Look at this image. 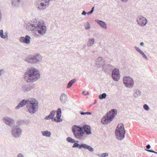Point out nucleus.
<instances>
[{
    "label": "nucleus",
    "mask_w": 157,
    "mask_h": 157,
    "mask_svg": "<svg viewBox=\"0 0 157 157\" xmlns=\"http://www.w3.org/2000/svg\"><path fill=\"white\" fill-rule=\"evenodd\" d=\"M93 12H92L91 11H90L88 12L87 13V14L88 15H90Z\"/></svg>",
    "instance_id": "de8ad7c7"
},
{
    "label": "nucleus",
    "mask_w": 157,
    "mask_h": 157,
    "mask_svg": "<svg viewBox=\"0 0 157 157\" xmlns=\"http://www.w3.org/2000/svg\"><path fill=\"white\" fill-rule=\"evenodd\" d=\"M43 57L40 54L35 53L27 56L25 61L32 64H39L41 62Z\"/></svg>",
    "instance_id": "39448f33"
},
{
    "label": "nucleus",
    "mask_w": 157,
    "mask_h": 157,
    "mask_svg": "<svg viewBox=\"0 0 157 157\" xmlns=\"http://www.w3.org/2000/svg\"><path fill=\"white\" fill-rule=\"evenodd\" d=\"M40 4V7L38 6L37 7V8L40 10H41L43 6H45V7L46 8L48 6V3L45 4V3H44L43 2H41Z\"/></svg>",
    "instance_id": "c756f323"
},
{
    "label": "nucleus",
    "mask_w": 157,
    "mask_h": 157,
    "mask_svg": "<svg viewBox=\"0 0 157 157\" xmlns=\"http://www.w3.org/2000/svg\"><path fill=\"white\" fill-rule=\"evenodd\" d=\"M11 133L13 137L15 138H19L21 134V129L18 125H14L12 128Z\"/></svg>",
    "instance_id": "1a4fd4ad"
},
{
    "label": "nucleus",
    "mask_w": 157,
    "mask_h": 157,
    "mask_svg": "<svg viewBox=\"0 0 157 157\" xmlns=\"http://www.w3.org/2000/svg\"><path fill=\"white\" fill-rule=\"evenodd\" d=\"M112 75V77L113 79L115 81H117L120 78V76H118L115 75Z\"/></svg>",
    "instance_id": "473e14b6"
},
{
    "label": "nucleus",
    "mask_w": 157,
    "mask_h": 157,
    "mask_svg": "<svg viewBox=\"0 0 157 157\" xmlns=\"http://www.w3.org/2000/svg\"><path fill=\"white\" fill-rule=\"evenodd\" d=\"M17 157H24V156L22 154L19 153L17 155Z\"/></svg>",
    "instance_id": "37998d69"
},
{
    "label": "nucleus",
    "mask_w": 157,
    "mask_h": 157,
    "mask_svg": "<svg viewBox=\"0 0 157 157\" xmlns=\"http://www.w3.org/2000/svg\"><path fill=\"white\" fill-rule=\"evenodd\" d=\"M4 69H1L0 70V76L2 75V73L4 72Z\"/></svg>",
    "instance_id": "58836bf2"
},
{
    "label": "nucleus",
    "mask_w": 157,
    "mask_h": 157,
    "mask_svg": "<svg viewBox=\"0 0 157 157\" xmlns=\"http://www.w3.org/2000/svg\"><path fill=\"white\" fill-rule=\"evenodd\" d=\"M103 69L105 72H107L109 71L112 70L113 68V66L110 64H105L104 66Z\"/></svg>",
    "instance_id": "aec40b11"
},
{
    "label": "nucleus",
    "mask_w": 157,
    "mask_h": 157,
    "mask_svg": "<svg viewBox=\"0 0 157 157\" xmlns=\"http://www.w3.org/2000/svg\"><path fill=\"white\" fill-rule=\"evenodd\" d=\"M76 142L74 144L72 147H77L80 149L83 148L88 150L90 152H93L94 151V148L84 143H81L79 144H78L79 141L78 140H77Z\"/></svg>",
    "instance_id": "6e6552de"
},
{
    "label": "nucleus",
    "mask_w": 157,
    "mask_h": 157,
    "mask_svg": "<svg viewBox=\"0 0 157 157\" xmlns=\"http://www.w3.org/2000/svg\"><path fill=\"white\" fill-rule=\"evenodd\" d=\"M86 47L85 45H84V47Z\"/></svg>",
    "instance_id": "13d9d810"
},
{
    "label": "nucleus",
    "mask_w": 157,
    "mask_h": 157,
    "mask_svg": "<svg viewBox=\"0 0 157 157\" xmlns=\"http://www.w3.org/2000/svg\"><path fill=\"white\" fill-rule=\"evenodd\" d=\"M134 48L140 54L141 53V52H142V51H141L139 48L136 46H135L134 47Z\"/></svg>",
    "instance_id": "e433bc0d"
},
{
    "label": "nucleus",
    "mask_w": 157,
    "mask_h": 157,
    "mask_svg": "<svg viewBox=\"0 0 157 157\" xmlns=\"http://www.w3.org/2000/svg\"><path fill=\"white\" fill-rule=\"evenodd\" d=\"M20 0H12V4L14 7H16L17 4L20 3Z\"/></svg>",
    "instance_id": "c85d7f7f"
},
{
    "label": "nucleus",
    "mask_w": 157,
    "mask_h": 157,
    "mask_svg": "<svg viewBox=\"0 0 157 157\" xmlns=\"http://www.w3.org/2000/svg\"><path fill=\"white\" fill-rule=\"evenodd\" d=\"M97 101L96 100H95V102L92 104V105H94L96 103Z\"/></svg>",
    "instance_id": "603ef678"
},
{
    "label": "nucleus",
    "mask_w": 157,
    "mask_h": 157,
    "mask_svg": "<svg viewBox=\"0 0 157 157\" xmlns=\"http://www.w3.org/2000/svg\"><path fill=\"white\" fill-rule=\"evenodd\" d=\"M94 39L93 38L91 39L89 38L87 43V45L88 46H90L92 45L94 43Z\"/></svg>",
    "instance_id": "a878e982"
},
{
    "label": "nucleus",
    "mask_w": 157,
    "mask_h": 157,
    "mask_svg": "<svg viewBox=\"0 0 157 157\" xmlns=\"http://www.w3.org/2000/svg\"><path fill=\"white\" fill-rule=\"evenodd\" d=\"M40 72L37 69L30 67L24 73L23 78L25 81L29 83L36 81L40 78Z\"/></svg>",
    "instance_id": "7ed1b4c3"
},
{
    "label": "nucleus",
    "mask_w": 157,
    "mask_h": 157,
    "mask_svg": "<svg viewBox=\"0 0 157 157\" xmlns=\"http://www.w3.org/2000/svg\"><path fill=\"white\" fill-rule=\"evenodd\" d=\"M151 147V146L149 144H148L146 146V148L147 149H145V150H149V149H150Z\"/></svg>",
    "instance_id": "a19ab883"
},
{
    "label": "nucleus",
    "mask_w": 157,
    "mask_h": 157,
    "mask_svg": "<svg viewBox=\"0 0 157 157\" xmlns=\"http://www.w3.org/2000/svg\"><path fill=\"white\" fill-rule=\"evenodd\" d=\"M67 141L71 143H76L77 141H75L74 139L70 137H68L66 139Z\"/></svg>",
    "instance_id": "bb28decb"
},
{
    "label": "nucleus",
    "mask_w": 157,
    "mask_h": 157,
    "mask_svg": "<svg viewBox=\"0 0 157 157\" xmlns=\"http://www.w3.org/2000/svg\"><path fill=\"white\" fill-rule=\"evenodd\" d=\"M86 25L87 26H85V29H86L88 30L90 28V24L89 22H87V23Z\"/></svg>",
    "instance_id": "4c0bfd02"
},
{
    "label": "nucleus",
    "mask_w": 157,
    "mask_h": 157,
    "mask_svg": "<svg viewBox=\"0 0 157 157\" xmlns=\"http://www.w3.org/2000/svg\"><path fill=\"white\" fill-rule=\"evenodd\" d=\"M60 99L61 102L64 104L67 100V96L65 94L62 93L60 96Z\"/></svg>",
    "instance_id": "412c9836"
},
{
    "label": "nucleus",
    "mask_w": 157,
    "mask_h": 157,
    "mask_svg": "<svg viewBox=\"0 0 157 157\" xmlns=\"http://www.w3.org/2000/svg\"><path fill=\"white\" fill-rule=\"evenodd\" d=\"M80 114L82 115H85V114H88L91 115L92 114L91 113L88 112H84L82 111H81L80 112Z\"/></svg>",
    "instance_id": "72a5a7b5"
},
{
    "label": "nucleus",
    "mask_w": 157,
    "mask_h": 157,
    "mask_svg": "<svg viewBox=\"0 0 157 157\" xmlns=\"http://www.w3.org/2000/svg\"><path fill=\"white\" fill-rule=\"evenodd\" d=\"M136 21L138 24L141 26H144L147 24V19L142 16L140 15L136 19Z\"/></svg>",
    "instance_id": "f8f14e48"
},
{
    "label": "nucleus",
    "mask_w": 157,
    "mask_h": 157,
    "mask_svg": "<svg viewBox=\"0 0 157 157\" xmlns=\"http://www.w3.org/2000/svg\"><path fill=\"white\" fill-rule=\"evenodd\" d=\"M5 34L6 35H4L3 34V31L2 29H1L0 30V35L2 38L3 39H5L6 37H7V34L5 33Z\"/></svg>",
    "instance_id": "cd10ccee"
},
{
    "label": "nucleus",
    "mask_w": 157,
    "mask_h": 157,
    "mask_svg": "<svg viewBox=\"0 0 157 157\" xmlns=\"http://www.w3.org/2000/svg\"><path fill=\"white\" fill-rule=\"evenodd\" d=\"M111 75L120 76L119 70L117 68L114 69L113 70Z\"/></svg>",
    "instance_id": "393cba45"
},
{
    "label": "nucleus",
    "mask_w": 157,
    "mask_h": 157,
    "mask_svg": "<svg viewBox=\"0 0 157 157\" xmlns=\"http://www.w3.org/2000/svg\"><path fill=\"white\" fill-rule=\"evenodd\" d=\"M72 130L74 136L79 140H82L83 135L86 134V132L84 130L82 126L79 125H73Z\"/></svg>",
    "instance_id": "423d86ee"
},
{
    "label": "nucleus",
    "mask_w": 157,
    "mask_h": 157,
    "mask_svg": "<svg viewBox=\"0 0 157 157\" xmlns=\"http://www.w3.org/2000/svg\"><path fill=\"white\" fill-rule=\"evenodd\" d=\"M133 96L135 98H137L141 94V92L138 89H136L134 91Z\"/></svg>",
    "instance_id": "5701e85b"
},
{
    "label": "nucleus",
    "mask_w": 157,
    "mask_h": 157,
    "mask_svg": "<svg viewBox=\"0 0 157 157\" xmlns=\"http://www.w3.org/2000/svg\"><path fill=\"white\" fill-rule=\"evenodd\" d=\"M144 53V52L142 51V52H141V53L140 54L141 55H142V54H143V53Z\"/></svg>",
    "instance_id": "5fc2aeb1"
},
{
    "label": "nucleus",
    "mask_w": 157,
    "mask_h": 157,
    "mask_svg": "<svg viewBox=\"0 0 157 157\" xmlns=\"http://www.w3.org/2000/svg\"><path fill=\"white\" fill-rule=\"evenodd\" d=\"M31 39L30 37L27 35L25 37H21L19 38V40L22 43H25L26 44H29L30 43Z\"/></svg>",
    "instance_id": "dca6fc26"
},
{
    "label": "nucleus",
    "mask_w": 157,
    "mask_h": 157,
    "mask_svg": "<svg viewBox=\"0 0 157 157\" xmlns=\"http://www.w3.org/2000/svg\"><path fill=\"white\" fill-rule=\"evenodd\" d=\"M117 111L115 109H113L107 113H109V115L111 117V120H113L117 114Z\"/></svg>",
    "instance_id": "f3484780"
},
{
    "label": "nucleus",
    "mask_w": 157,
    "mask_h": 157,
    "mask_svg": "<svg viewBox=\"0 0 157 157\" xmlns=\"http://www.w3.org/2000/svg\"><path fill=\"white\" fill-rule=\"evenodd\" d=\"M109 154L108 153H104L100 155H98V156H101V157H106L108 156Z\"/></svg>",
    "instance_id": "f704fd0d"
},
{
    "label": "nucleus",
    "mask_w": 157,
    "mask_h": 157,
    "mask_svg": "<svg viewBox=\"0 0 157 157\" xmlns=\"http://www.w3.org/2000/svg\"><path fill=\"white\" fill-rule=\"evenodd\" d=\"M76 80H77L75 78H74L70 80L67 85V88L69 89L71 87L73 84L76 81Z\"/></svg>",
    "instance_id": "4be33fe9"
},
{
    "label": "nucleus",
    "mask_w": 157,
    "mask_h": 157,
    "mask_svg": "<svg viewBox=\"0 0 157 157\" xmlns=\"http://www.w3.org/2000/svg\"><path fill=\"white\" fill-rule=\"evenodd\" d=\"M89 94V92H87L86 94H84V95H88Z\"/></svg>",
    "instance_id": "3c124183"
},
{
    "label": "nucleus",
    "mask_w": 157,
    "mask_h": 157,
    "mask_svg": "<svg viewBox=\"0 0 157 157\" xmlns=\"http://www.w3.org/2000/svg\"><path fill=\"white\" fill-rule=\"evenodd\" d=\"M105 62L104 59H103L102 57H99L96 60L95 64L96 65H98V67H103L105 65Z\"/></svg>",
    "instance_id": "2eb2a0df"
},
{
    "label": "nucleus",
    "mask_w": 157,
    "mask_h": 157,
    "mask_svg": "<svg viewBox=\"0 0 157 157\" xmlns=\"http://www.w3.org/2000/svg\"><path fill=\"white\" fill-rule=\"evenodd\" d=\"M84 93H85V92L84 91H83L82 92V94H83L84 95Z\"/></svg>",
    "instance_id": "6e6d98bb"
},
{
    "label": "nucleus",
    "mask_w": 157,
    "mask_h": 157,
    "mask_svg": "<svg viewBox=\"0 0 157 157\" xmlns=\"http://www.w3.org/2000/svg\"><path fill=\"white\" fill-rule=\"evenodd\" d=\"M155 154H157V152H156L155 153Z\"/></svg>",
    "instance_id": "4d7b16f0"
},
{
    "label": "nucleus",
    "mask_w": 157,
    "mask_h": 157,
    "mask_svg": "<svg viewBox=\"0 0 157 157\" xmlns=\"http://www.w3.org/2000/svg\"><path fill=\"white\" fill-rule=\"evenodd\" d=\"M82 127L84 130L86 132V134L89 135L91 134V128L90 126L85 124Z\"/></svg>",
    "instance_id": "a211bd4d"
},
{
    "label": "nucleus",
    "mask_w": 157,
    "mask_h": 157,
    "mask_svg": "<svg viewBox=\"0 0 157 157\" xmlns=\"http://www.w3.org/2000/svg\"><path fill=\"white\" fill-rule=\"evenodd\" d=\"M86 47L85 45H84V47Z\"/></svg>",
    "instance_id": "bf43d9fd"
},
{
    "label": "nucleus",
    "mask_w": 157,
    "mask_h": 157,
    "mask_svg": "<svg viewBox=\"0 0 157 157\" xmlns=\"http://www.w3.org/2000/svg\"><path fill=\"white\" fill-rule=\"evenodd\" d=\"M144 45V43L143 42H141L140 43V45L141 46H143Z\"/></svg>",
    "instance_id": "8fccbe9b"
},
{
    "label": "nucleus",
    "mask_w": 157,
    "mask_h": 157,
    "mask_svg": "<svg viewBox=\"0 0 157 157\" xmlns=\"http://www.w3.org/2000/svg\"><path fill=\"white\" fill-rule=\"evenodd\" d=\"M38 105L37 101L35 99L31 100L23 99L19 103L15 108L16 109H19L26 105L29 112L31 114H33L37 111Z\"/></svg>",
    "instance_id": "f257e3e1"
},
{
    "label": "nucleus",
    "mask_w": 157,
    "mask_h": 157,
    "mask_svg": "<svg viewBox=\"0 0 157 157\" xmlns=\"http://www.w3.org/2000/svg\"><path fill=\"white\" fill-rule=\"evenodd\" d=\"M107 96L106 94L105 93H103L102 94H100L99 96V98L100 99H102L105 98Z\"/></svg>",
    "instance_id": "7c9ffc66"
},
{
    "label": "nucleus",
    "mask_w": 157,
    "mask_h": 157,
    "mask_svg": "<svg viewBox=\"0 0 157 157\" xmlns=\"http://www.w3.org/2000/svg\"><path fill=\"white\" fill-rule=\"evenodd\" d=\"M125 131L124 125L121 124H119L115 130V134L116 138L118 140H122L125 136Z\"/></svg>",
    "instance_id": "0eeeda50"
},
{
    "label": "nucleus",
    "mask_w": 157,
    "mask_h": 157,
    "mask_svg": "<svg viewBox=\"0 0 157 157\" xmlns=\"http://www.w3.org/2000/svg\"><path fill=\"white\" fill-rule=\"evenodd\" d=\"M143 108L144 109L147 111L149 110V106L147 104H144L143 105Z\"/></svg>",
    "instance_id": "c9c22d12"
},
{
    "label": "nucleus",
    "mask_w": 157,
    "mask_h": 157,
    "mask_svg": "<svg viewBox=\"0 0 157 157\" xmlns=\"http://www.w3.org/2000/svg\"><path fill=\"white\" fill-rule=\"evenodd\" d=\"M34 84L31 83L29 84H24L21 86V89L23 92L27 93L33 89L34 87Z\"/></svg>",
    "instance_id": "9b49d317"
},
{
    "label": "nucleus",
    "mask_w": 157,
    "mask_h": 157,
    "mask_svg": "<svg viewBox=\"0 0 157 157\" xmlns=\"http://www.w3.org/2000/svg\"><path fill=\"white\" fill-rule=\"evenodd\" d=\"M111 117L107 113L105 116H103L101 120V123L103 124L107 125L109 123L113 120H111Z\"/></svg>",
    "instance_id": "4468645a"
},
{
    "label": "nucleus",
    "mask_w": 157,
    "mask_h": 157,
    "mask_svg": "<svg viewBox=\"0 0 157 157\" xmlns=\"http://www.w3.org/2000/svg\"><path fill=\"white\" fill-rule=\"evenodd\" d=\"M41 133L43 136H45L47 137H50L51 134L50 132L47 130L42 131Z\"/></svg>",
    "instance_id": "b1692460"
},
{
    "label": "nucleus",
    "mask_w": 157,
    "mask_h": 157,
    "mask_svg": "<svg viewBox=\"0 0 157 157\" xmlns=\"http://www.w3.org/2000/svg\"><path fill=\"white\" fill-rule=\"evenodd\" d=\"M94 6H93L91 9V10H90L91 11H92V12H93L94 10Z\"/></svg>",
    "instance_id": "09e8293b"
},
{
    "label": "nucleus",
    "mask_w": 157,
    "mask_h": 157,
    "mask_svg": "<svg viewBox=\"0 0 157 157\" xmlns=\"http://www.w3.org/2000/svg\"><path fill=\"white\" fill-rule=\"evenodd\" d=\"M123 82L125 86L128 88H132L134 84L133 79L129 77H124L123 78Z\"/></svg>",
    "instance_id": "9d476101"
},
{
    "label": "nucleus",
    "mask_w": 157,
    "mask_h": 157,
    "mask_svg": "<svg viewBox=\"0 0 157 157\" xmlns=\"http://www.w3.org/2000/svg\"><path fill=\"white\" fill-rule=\"evenodd\" d=\"M25 27L29 30H35L38 33L42 35L44 34L47 31L45 24L43 22L37 21L36 19L33 21V23L29 22L25 23Z\"/></svg>",
    "instance_id": "f03ea898"
},
{
    "label": "nucleus",
    "mask_w": 157,
    "mask_h": 157,
    "mask_svg": "<svg viewBox=\"0 0 157 157\" xmlns=\"http://www.w3.org/2000/svg\"><path fill=\"white\" fill-rule=\"evenodd\" d=\"M50 0H45V4L47 3L48 4V6L49 5V3L50 2Z\"/></svg>",
    "instance_id": "c03bdc74"
},
{
    "label": "nucleus",
    "mask_w": 157,
    "mask_h": 157,
    "mask_svg": "<svg viewBox=\"0 0 157 157\" xmlns=\"http://www.w3.org/2000/svg\"><path fill=\"white\" fill-rule=\"evenodd\" d=\"M95 21L98 24L101 28L104 29H107L106 25L105 22L103 21L97 20H95Z\"/></svg>",
    "instance_id": "6ab92c4d"
},
{
    "label": "nucleus",
    "mask_w": 157,
    "mask_h": 157,
    "mask_svg": "<svg viewBox=\"0 0 157 157\" xmlns=\"http://www.w3.org/2000/svg\"><path fill=\"white\" fill-rule=\"evenodd\" d=\"M56 111L55 110H52L51 112L49 114L44 118L45 120H48L52 119V121H54L58 123L62 122L63 121L62 119L61 118V109L60 108H58L56 112V117H54Z\"/></svg>",
    "instance_id": "20e7f679"
},
{
    "label": "nucleus",
    "mask_w": 157,
    "mask_h": 157,
    "mask_svg": "<svg viewBox=\"0 0 157 157\" xmlns=\"http://www.w3.org/2000/svg\"><path fill=\"white\" fill-rule=\"evenodd\" d=\"M146 151L149 152H152L154 153H155V151L152 150H146Z\"/></svg>",
    "instance_id": "79ce46f5"
},
{
    "label": "nucleus",
    "mask_w": 157,
    "mask_h": 157,
    "mask_svg": "<svg viewBox=\"0 0 157 157\" xmlns=\"http://www.w3.org/2000/svg\"><path fill=\"white\" fill-rule=\"evenodd\" d=\"M2 120L4 123L9 126H11L15 124V121L13 119L8 117H4Z\"/></svg>",
    "instance_id": "ddd939ff"
},
{
    "label": "nucleus",
    "mask_w": 157,
    "mask_h": 157,
    "mask_svg": "<svg viewBox=\"0 0 157 157\" xmlns=\"http://www.w3.org/2000/svg\"><path fill=\"white\" fill-rule=\"evenodd\" d=\"M25 123V121L24 120H19L17 123V124L18 126H20L23 124Z\"/></svg>",
    "instance_id": "2f4dec72"
},
{
    "label": "nucleus",
    "mask_w": 157,
    "mask_h": 157,
    "mask_svg": "<svg viewBox=\"0 0 157 157\" xmlns=\"http://www.w3.org/2000/svg\"><path fill=\"white\" fill-rule=\"evenodd\" d=\"M144 53V52L142 51V52H141V53L140 54L141 55H142V54H143V53Z\"/></svg>",
    "instance_id": "864d4df0"
},
{
    "label": "nucleus",
    "mask_w": 157,
    "mask_h": 157,
    "mask_svg": "<svg viewBox=\"0 0 157 157\" xmlns=\"http://www.w3.org/2000/svg\"><path fill=\"white\" fill-rule=\"evenodd\" d=\"M121 1L122 2L126 3L128 1V0H121Z\"/></svg>",
    "instance_id": "49530a36"
},
{
    "label": "nucleus",
    "mask_w": 157,
    "mask_h": 157,
    "mask_svg": "<svg viewBox=\"0 0 157 157\" xmlns=\"http://www.w3.org/2000/svg\"><path fill=\"white\" fill-rule=\"evenodd\" d=\"M86 14H87V13L85 10H83L82 12V15H85Z\"/></svg>",
    "instance_id": "a18cd8bd"
},
{
    "label": "nucleus",
    "mask_w": 157,
    "mask_h": 157,
    "mask_svg": "<svg viewBox=\"0 0 157 157\" xmlns=\"http://www.w3.org/2000/svg\"><path fill=\"white\" fill-rule=\"evenodd\" d=\"M142 57L144 58L145 59H147V56L145 55L144 54V53H143L142 55H141Z\"/></svg>",
    "instance_id": "ea45409f"
}]
</instances>
